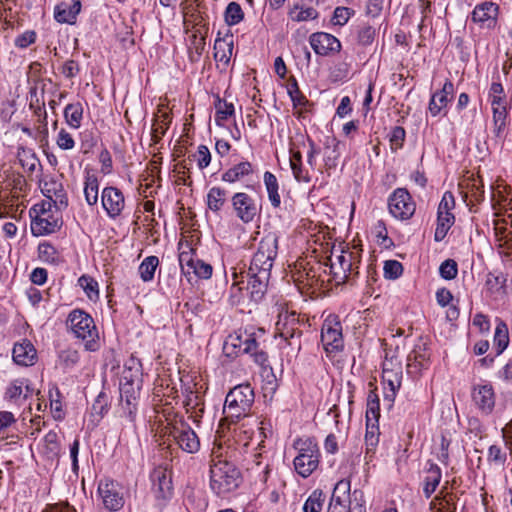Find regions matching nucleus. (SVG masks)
Returning <instances> with one entry per match:
<instances>
[{
	"mask_svg": "<svg viewBox=\"0 0 512 512\" xmlns=\"http://www.w3.org/2000/svg\"><path fill=\"white\" fill-rule=\"evenodd\" d=\"M309 42L318 55H328L331 52H339L341 49L340 41L335 36L324 32L313 33Z\"/></svg>",
	"mask_w": 512,
	"mask_h": 512,
	"instance_id": "f3484780",
	"label": "nucleus"
},
{
	"mask_svg": "<svg viewBox=\"0 0 512 512\" xmlns=\"http://www.w3.org/2000/svg\"><path fill=\"white\" fill-rule=\"evenodd\" d=\"M233 52V42L227 39H217L214 44V58L216 61L228 64Z\"/></svg>",
	"mask_w": 512,
	"mask_h": 512,
	"instance_id": "f704fd0d",
	"label": "nucleus"
},
{
	"mask_svg": "<svg viewBox=\"0 0 512 512\" xmlns=\"http://www.w3.org/2000/svg\"><path fill=\"white\" fill-rule=\"evenodd\" d=\"M227 191L220 187H212L206 197L208 209L218 213L225 205Z\"/></svg>",
	"mask_w": 512,
	"mask_h": 512,
	"instance_id": "7c9ffc66",
	"label": "nucleus"
},
{
	"mask_svg": "<svg viewBox=\"0 0 512 512\" xmlns=\"http://www.w3.org/2000/svg\"><path fill=\"white\" fill-rule=\"evenodd\" d=\"M102 206L110 218L118 217L125 207L123 193L116 187H106L101 195Z\"/></svg>",
	"mask_w": 512,
	"mask_h": 512,
	"instance_id": "dca6fc26",
	"label": "nucleus"
},
{
	"mask_svg": "<svg viewBox=\"0 0 512 512\" xmlns=\"http://www.w3.org/2000/svg\"><path fill=\"white\" fill-rule=\"evenodd\" d=\"M430 349L425 342L419 341L407 358V373L413 378L421 375V372L430 366Z\"/></svg>",
	"mask_w": 512,
	"mask_h": 512,
	"instance_id": "9d476101",
	"label": "nucleus"
},
{
	"mask_svg": "<svg viewBox=\"0 0 512 512\" xmlns=\"http://www.w3.org/2000/svg\"><path fill=\"white\" fill-rule=\"evenodd\" d=\"M455 206V199L451 192L447 191L443 194V197L438 206V212L442 214H452L450 211Z\"/></svg>",
	"mask_w": 512,
	"mask_h": 512,
	"instance_id": "69168bd1",
	"label": "nucleus"
},
{
	"mask_svg": "<svg viewBox=\"0 0 512 512\" xmlns=\"http://www.w3.org/2000/svg\"><path fill=\"white\" fill-rule=\"evenodd\" d=\"M78 283L83 288L87 297L90 300H97L99 298L98 283L92 277L87 276V275H82L78 279Z\"/></svg>",
	"mask_w": 512,
	"mask_h": 512,
	"instance_id": "c03bdc74",
	"label": "nucleus"
},
{
	"mask_svg": "<svg viewBox=\"0 0 512 512\" xmlns=\"http://www.w3.org/2000/svg\"><path fill=\"white\" fill-rule=\"evenodd\" d=\"M498 6L493 2H483L477 5L471 15L474 23L481 27L491 28L496 24Z\"/></svg>",
	"mask_w": 512,
	"mask_h": 512,
	"instance_id": "6ab92c4d",
	"label": "nucleus"
},
{
	"mask_svg": "<svg viewBox=\"0 0 512 512\" xmlns=\"http://www.w3.org/2000/svg\"><path fill=\"white\" fill-rule=\"evenodd\" d=\"M169 435L183 451L195 453L200 448V441L194 430L181 418L171 425Z\"/></svg>",
	"mask_w": 512,
	"mask_h": 512,
	"instance_id": "1a4fd4ad",
	"label": "nucleus"
},
{
	"mask_svg": "<svg viewBox=\"0 0 512 512\" xmlns=\"http://www.w3.org/2000/svg\"><path fill=\"white\" fill-rule=\"evenodd\" d=\"M493 344L496 349V355H500L508 347L509 344V332L507 325L500 321L495 329Z\"/></svg>",
	"mask_w": 512,
	"mask_h": 512,
	"instance_id": "c9c22d12",
	"label": "nucleus"
},
{
	"mask_svg": "<svg viewBox=\"0 0 512 512\" xmlns=\"http://www.w3.org/2000/svg\"><path fill=\"white\" fill-rule=\"evenodd\" d=\"M454 223L453 214L437 213V227L434 234L435 241H442Z\"/></svg>",
	"mask_w": 512,
	"mask_h": 512,
	"instance_id": "58836bf2",
	"label": "nucleus"
},
{
	"mask_svg": "<svg viewBox=\"0 0 512 512\" xmlns=\"http://www.w3.org/2000/svg\"><path fill=\"white\" fill-rule=\"evenodd\" d=\"M277 253L278 237L275 233H269L259 242L257 251L251 259L247 274H262L270 276Z\"/></svg>",
	"mask_w": 512,
	"mask_h": 512,
	"instance_id": "20e7f679",
	"label": "nucleus"
},
{
	"mask_svg": "<svg viewBox=\"0 0 512 512\" xmlns=\"http://www.w3.org/2000/svg\"><path fill=\"white\" fill-rule=\"evenodd\" d=\"M240 483V471L236 466L221 458H213L210 466V486L219 496L235 490Z\"/></svg>",
	"mask_w": 512,
	"mask_h": 512,
	"instance_id": "f257e3e1",
	"label": "nucleus"
},
{
	"mask_svg": "<svg viewBox=\"0 0 512 512\" xmlns=\"http://www.w3.org/2000/svg\"><path fill=\"white\" fill-rule=\"evenodd\" d=\"M325 501V494L322 490H314L307 498L303 505L304 512H321L323 503Z\"/></svg>",
	"mask_w": 512,
	"mask_h": 512,
	"instance_id": "79ce46f5",
	"label": "nucleus"
},
{
	"mask_svg": "<svg viewBox=\"0 0 512 512\" xmlns=\"http://www.w3.org/2000/svg\"><path fill=\"white\" fill-rule=\"evenodd\" d=\"M298 454L294 458L295 471L303 478L309 477L319 466L320 451L315 439L300 438L294 442Z\"/></svg>",
	"mask_w": 512,
	"mask_h": 512,
	"instance_id": "39448f33",
	"label": "nucleus"
},
{
	"mask_svg": "<svg viewBox=\"0 0 512 512\" xmlns=\"http://www.w3.org/2000/svg\"><path fill=\"white\" fill-rule=\"evenodd\" d=\"M244 13L236 2H230L225 10V21L229 26L238 24L243 19Z\"/></svg>",
	"mask_w": 512,
	"mask_h": 512,
	"instance_id": "3c124183",
	"label": "nucleus"
},
{
	"mask_svg": "<svg viewBox=\"0 0 512 512\" xmlns=\"http://www.w3.org/2000/svg\"><path fill=\"white\" fill-rule=\"evenodd\" d=\"M23 388H24V383L22 381L15 380L7 388L6 393H5L6 398L9 401L17 403L18 400L23 395Z\"/></svg>",
	"mask_w": 512,
	"mask_h": 512,
	"instance_id": "4d7b16f0",
	"label": "nucleus"
},
{
	"mask_svg": "<svg viewBox=\"0 0 512 512\" xmlns=\"http://www.w3.org/2000/svg\"><path fill=\"white\" fill-rule=\"evenodd\" d=\"M17 156L23 169L29 173L35 171L36 166L39 164V160L35 153H33L30 149L19 148Z\"/></svg>",
	"mask_w": 512,
	"mask_h": 512,
	"instance_id": "a19ab883",
	"label": "nucleus"
},
{
	"mask_svg": "<svg viewBox=\"0 0 512 512\" xmlns=\"http://www.w3.org/2000/svg\"><path fill=\"white\" fill-rule=\"evenodd\" d=\"M324 166L326 170L335 169L338 165L341 152L339 149L340 142L335 137H326L324 142Z\"/></svg>",
	"mask_w": 512,
	"mask_h": 512,
	"instance_id": "a878e982",
	"label": "nucleus"
},
{
	"mask_svg": "<svg viewBox=\"0 0 512 512\" xmlns=\"http://www.w3.org/2000/svg\"><path fill=\"white\" fill-rule=\"evenodd\" d=\"M382 381L384 384V401L389 402V406L391 407L397 391L401 387L402 382V370L400 367H397L396 369H388L383 368L382 371Z\"/></svg>",
	"mask_w": 512,
	"mask_h": 512,
	"instance_id": "a211bd4d",
	"label": "nucleus"
},
{
	"mask_svg": "<svg viewBox=\"0 0 512 512\" xmlns=\"http://www.w3.org/2000/svg\"><path fill=\"white\" fill-rule=\"evenodd\" d=\"M376 37V29L368 24L359 26L357 31V43L363 47L371 45Z\"/></svg>",
	"mask_w": 512,
	"mask_h": 512,
	"instance_id": "a18cd8bd",
	"label": "nucleus"
},
{
	"mask_svg": "<svg viewBox=\"0 0 512 512\" xmlns=\"http://www.w3.org/2000/svg\"><path fill=\"white\" fill-rule=\"evenodd\" d=\"M388 209L394 218L404 221L414 215L416 204L407 189L397 188L389 196Z\"/></svg>",
	"mask_w": 512,
	"mask_h": 512,
	"instance_id": "6e6552de",
	"label": "nucleus"
},
{
	"mask_svg": "<svg viewBox=\"0 0 512 512\" xmlns=\"http://www.w3.org/2000/svg\"><path fill=\"white\" fill-rule=\"evenodd\" d=\"M80 11V0H72V3L61 2L55 8L54 17L59 23L74 24Z\"/></svg>",
	"mask_w": 512,
	"mask_h": 512,
	"instance_id": "393cba45",
	"label": "nucleus"
},
{
	"mask_svg": "<svg viewBox=\"0 0 512 512\" xmlns=\"http://www.w3.org/2000/svg\"><path fill=\"white\" fill-rule=\"evenodd\" d=\"M44 452L49 458H54L59 453L58 435L55 431H49L44 436Z\"/></svg>",
	"mask_w": 512,
	"mask_h": 512,
	"instance_id": "09e8293b",
	"label": "nucleus"
},
{
	"mask_svg": "<svg viewBox=\"0 0 512 512\" xmlns=\"http://www.w3.org/2000/svg\"><path fill=\"white\" fill-rule=\"evenodd\" d=\"M288 94L290 95L294 105H303L305 102V97L302 95L296 80L293 78L292 81L288 83Z\"/></svg>",
	"mask_w": 512,
	"mask_h": 512,
	"instance_id": "774afa93",
	"label": "nucleus"
},
{
	"mask_svg": "<svg viewBox=\"0 0 512 512\" xmlns=\"http://www.w3.org/2000/svg\"><path fill=\"white\" fill-rule=\"evenodd\" d=\"M350 493V481L342 479L334 487L328 512H346V501Z\"/></svg>",
	"mask_w": 512,
	"mask_h": 512,
	"instance_id": "412c9836",
	"label": "nucleus"
},
{
	"mask_svg": "<svg viewBox=\"0 0 512 512\" xmlns=\"http://www.w3.org/2000/svg\"><path fill=\"white\" fill-rule=\"evenodd\" d=\"M441 477L442 473L440 467L437 464L430 463L423 487V493L427 499L435 492L441 481Z\"/></svg>",
	"mask_w": 512,
	"mask_h": 512,
	"instance_id": "cd10ccee",
	"label": "nucleus"
},
{
	"mask_svg": "<svg viewBox=\"0 0 512 512\" xmlns=\"http://www.w3.org/2000/svg\"><path fill=\"white\" fill-rule=\"evenodd\" d=\"M216 109V123L217 125H221V121L227 120L230 116L234 114V106L232 103H228L225 100L217 97V101L215 103Z\"/></svg>",
	"mask_w": 512,
	"mask_h": 512,
	"instance_id": "49530a36",
	"label": "nucleus"
},
{
	"mask_svg": "<svg viewBox=\"0 0 512 512\" xmlns=\"http://www.w3.org/2000/svg\"><path fill=\"white\" fill-rule=\"evenodd\" d=\"M384 276L387 279H397L403 273V266L397 260H387L384 263Z\"/></svg>",
	"mask_w": 512,
	"mask_h": 512,
	"instance_id": "864d4df0",
	"label": "nucleus"
},
{
	"mask_svg": "<svg viewBox=\"0 0 512 512\" xmlns=\"http://www.w3.org/2000/svg\"><path fill=\"white\" fill-rule=\"evenodd\" d=\"M353 14V10L347 7H337L333 14V23L335 25H345Z\"/></svg>",
	"mask_w": 512,
	"mask_h": 512,
	"instance_id": "680f3d73",
	"label": "nucleus"
},
{
	"mask_svg": "<svg viewBox=\"0 0 512 512\" xmlns=\"http://www.w3.org/2000/svg\"><path fill=\"white\" fill-rule=\"evenodd\" d=\"M243 342L244 339H242L241 336L229 337V339L224 344V350L227 352V354H241L244 347Z\"/></svg>",
	"mask_w": 512,
	"mask_h": 512,
	"instance_id": "052dcab7",
	"label": "nucleus"
},
{
	"mask_svg": "<svg viewBox=\"0 0 512 512\" xmlns=\"http://www.w3.org/2000/svg\"><path fill=\"white\" fill-rule=\"evenodd\" d=\"M439 273L442 278L452 280L457 276L458 265L453 259H447L440 265Z\"/></svg>",
	"mask_w": 512,
	"mask_h": 512,
	"instance_id": "6e6d98bb",
	"label": "nucleus"
},
{
	"mask_svg": "<svg viewBox=\"0 0 512 512\" xmlns=\"http://www.w3.org/2000/svg\"><path fill=\"white\" fill-rule=\"evenodd\" d=\"M51 208V202H42L30 209L31 232L34 236L53 234L61 229L63 220L60 211L53 212Z\"/></svg>",
	"mask_w": 512,
	"mask_h": 512,
	"instance_id": "f03ea898",
	"label": "nucleus"
},
{
	"mask_svg": "<svg viewBox=\"0 0 512 512\" xmlns=\"http://www.w3.org/2000/svg\"><path fill=\"white\" fill-rule=\"evenodd\" d=\"M200 169L206 168L211 162V154L207 146L200 145L197 153L194 155Z\"/></svg>",
	"mask_w": 512,
	"mask_h": 512,
	"instance_id": "338daca9",
	"label": "nucleus"
},
{
	"mask_svg": "<svg viewBox=\"0 0 512 512\" xmlns=\"http://www.w3.org/2000/svg\"><path fill=\"white\" fill-rule=\"evenodd\" d=\"M264 184H265L271 205L274 208L279 207L280 203H281V198L278 193L279 185H278V180H277L276 176L273 173L266 171L264 173Z\"/></svg>",
	"mask_w": 512,
	"mask_h": 512,
	"instance_id": "473e14b6",
	"label": "nucleus"
},
{
	"mask_svg": "<svg viewBox=\"0 0 512 512\" xmlns=\"http://www.w3.org/2000/svg\"><path fill=\"white\" fill-rule=\"evenodd\" d=\"M179 262L184 269L185 265L199 278L208 279L212 275V266L198 258L194 259L189 252H182L179 255Z\"/></svg>",
	"mask_w": 512,
	"mask_h": 512,
	"instance_id": "4be33fe9",
	"label": "nucleus"
},
{
	"mask_svg": "<svg viewBox=\"0 0 512 512\" xmlns=\"http://www.w3.org/2000/svg\"><path fill=\"white\" fill-rule=\"evenodd\" d=\"M184 406L186 411L189 413L195 412L194 410L198 409L199 412L203 411L200 403V397L196 392L189 391L186 395V399L184 400Z\"/></svg>",
	"mask_w": 512,
	"mask_h": 512,
	"instance_id": "e2e57ef3",
	"label": "nucleus"
},
{
	"mask_svg": "<svg viewBox=\"0 0 512 512\" xmlns=\"http://www.w3.org/2000/svg\"><path fill=\"white\" fill-rule=\"evenodd\" d=\"M507 446L491 445L488 449L487 460L498 466H504L507 460Z\"/></svg>",
	"mask_w": 512,
	"mask_h": 512,
	"instance_id": "37998d69",
	"label": "nucleus"
},
{
	"mask_svg": "<svg viewBox=\"0 0 512 512\" xmlns=\"http://www.w3.org/2000/svg\"><path fill=\"white\" fill-rule=\"evenodd\" d=\"M509 108L510 105L492 108L494 133L497 137H501L506 128L509 117Z\"/></svg>",
	"mask_w": 512,
	"mask_h": 512,
	"instance_id": "e433bc0d",
	"label": "nucleus"
},
{
	"mask_svg": "<svg viewBox=\"0 0 512 512\" xmlns=\"http://www.w3.org/2000/svg\"><path fill=\"white\" fill-rule=\"evenodd\" d=\"M334 253L329 257V264H325L324 272L328 273L331 278L329 280L334 281L336 285L345 283L354 272V260L355 255L353 252L341 251L340 254L335 255Z\"/></svg>",
	"mask_w": 512,
	"mask_h": 512,
	"instance_id": "0eeeda50",
	"label": "nucleus"
},
{
	"mask_svg": "<svg viewBox=\"0 0 512 512\" xmlns=\"http://www.w3.org/2000/svg\"><path fill=\"white\" fill-rule=\"evenodd\" d=\"M59 361L65 367H72L79 361V354L73 349L62 350L59 353Z\"/></svg>",
	"mask_w": 512,
	"mask_h": 512,
	"instance_id": "bf43d9fd",
	"label": "nucleus"
},
{
	"mask_svg": "<svg viewBox=\"0 0 512 512\" xmlns=\"http://www.w3.org/2000/svg\"><path fill=\"white\" fill-rule=\"evenodd\" d=\"M42 191L50 200L49 202L54 204L56 210L61 211L67 208L68 197L62 183L56 180L45 182Z\"/></svg>",
	"mask_w": 512,
	"mask_h": 512,
	"instance_id": "aec40b11",
	"label": "nucleus"
},
{
	"mask_svg": "<svg viewBox=\"0 0 512 512\" xmlns=\"http://www.w3.org/2000/svg\"><path fill=\"white\" fill-rule=\"evenodd\" d=\"M454 93V85L451 81L446 80L442 89L436 93H434L429 102V112L435 117L438 116L441 111L447 106L449 96H452Z\"/></svg>",
	"mask_w": 512,
	"mask_h": 512,
	"instance_id": "b1692460",
	"label": "nucleus"
},
{
	"mask_svg": "<svg viewBox=\"0 0 512 512\" xmlns=\"http://www.w3.org/2000/svg\"><path fill=\"white\" fill-rule=\"evenodd\" d=\"M13 360L22 366H31L35 363L37 352L29 340L16 343L12 351Z\"/></svg>",
	"mask_w": 512,
	"mask_h": 512,
	"instance_id": "5701e85b",
	"label": "nucleus"
},
{
	"mask_svg": "<svg viewBox=\"0 0 512 512\" xmlns=\"http://www.w3.org/2000/svg\"><path fill=\"white\" fill-rule=\"evenodd\" d=\"M471 399L481 414L490 415L493 412L496 396L490 383L474 385L471 391Z\"/></svg>",
	"mask_w": 512,
	"mask_h": 512,
	"instance_id": "f8f14e48",
	"label": "nucleus"
},
{
	"mask_svg": "<svg viewBox=\"0 0 512 512\" xmlns=\"http://www.w3.org/2000/svg\"><path fill=\"white\" fill-rule=\"evenodd\" d=\"M380 417V402L376 388L371 389L367 396L366 423H377Z\"/></svg>",
	"mask_w": 512,
	"mask_h": 512,
	"instance_id": "72a5a7b5",
	"label": "nucleus"
},
{
	"mask_svg": "<svg viewBox=\"0 0 512 512\" xmlns=\"http://www.w3.org/2000/svg\"><path fill=\"white\" fill-rule=\"evenodd\" d=\"M321 341L327 352H334L342 349V326L335 318L326 319L321 330Z\"/></svg>",
	"mask_w": 512,
	"mask_h": 512,
	"instance_id": "ddd939ff",
	"label": "nucleus"
},
{
	"mask_svg": "<svg viewBox=\"0 0 512 512\" xmlns=\"http://www.w3.org/2000/svg\"><path fill=\"white\" fill-rule=\"evenodd\" d=\"M248 285L247 289L250 292V297L254 301H259L264 296L268 281L270 276L262 275V274H255V275H248Z\"/></svg>",
	"mask_w": 512,
	"mask_h": 512,
	"instance_id": "bb28decb",
	"label": "nucleus"
},
{
	"mask_svg": "<svg viewBox=\"0 0 512 512\" xmlns=\"http://www.w3.org/2000/svg\"><path fill=\"white\" fill-rule=\"evenodd\" d=\"M254 391L249 384H240L229 391L224 404V413L232 419L246 416L253 403Z\"/></svg>",
	"mask_w": 512,
	"mask_h": 512,
	"instance_id": "423d86ee",
	"label": "nucleus"
},
{
	"mask_svg": "<svg viewBox=\"0 0 512 512\" xmlns=\"http://www.w3.org/2000/svg\"><path fill=\"white\" fill-rule=\"evenodd\" d=\"M379 442V428L376 423H366L365 444L367 453L373 452Z\"/></svg>",
	"mask_w": 512,
	"mask_h": 512,
	"instance_id": "8fccbe9b",
	"label": "nucleus"
},
{
	"mask_svg": "<svg viewBox=\"0 0 512 512\" xmlns=\"http://www.w3.org/2000/svg\"><path fill=\"white\" fill-rule=\"evenodd\" d=\"M232 206L237 217L244 223L252 222L258 213L254 199L243 192H238L233 195Z\"/></svg>",
	"mask_w": 512,
	"mask_h": 512,
	"instance_id": "2eb2a0df",
	"label": "nucleus"
},
{
	"mask_svg": "<svg viewBox=\"0 0 512 512\" xmlns=\"http://www.w3.org/2000/svg\"><path fill=\"white\" fill-rule=\"evenodd\" d=\"M140 371L138 368L125 367L121 374L120 383L136 385L140 389Z\"/></svg>",
	"mask_w": 512,
	"mask_h": 512,
	"instance_id": "5fc2aeb1",
	"label": "nucleus"
},
{
	"mask_svg": "<svg viewBox=\"0 0 512 512\" xmlns=\"http://www.w3.org/2000/svg\"><path fill=\"white\" fill-rule=\"evenodd\" d=\"M98 492L103 500V505L109 511H118L124 506V497L119 485L112 480L100 481Z\"/></svg>",
	"mask_w": 512,
	"mask_h": 512,
	"instance_id": "4468645a",
	"label": "nucleus"
},
{
	"mask_svg": "<svg viewBox=\"0 0 512 512\" xmlns=\"http://www.w3.org/2000/svg\"><path fill=\"white\" fill-rule=\"evenodd\" d=\"M299 326V320L295 313L280 314L279 320L276 323L279 336L287 341L288 345H296L298 348H300L299 338L302 334Z\"/></svg>",
	"mask_w": 512,
	"mask_h": 512,
	"instance_id": "9b49d317",
	"label": "nucleus"
},
{
	"mask_svg": "<svg viewBox=\"0 0 512 512\" xmlns=\"http://www.w3.org/2000/svg\"><path fill=\"white\" fill-rule=\"evenodd\" d=\"M243 354H250L255 363L258 365H264L267 362V353L263 350L258 349V343L255 338L251 335H247L244 339Z\"/></svg>",
	"mask_w": 512,
	"mask_h": 512,
	"instance_id": "c756f323",
	"label": "nucleus"
},
{
	"mask_svg": "<svg viewBox=\"0 0 512 512\" xmlns=\"http://www.w3.org/2000/svg\"><path fill=\"white\" fill-rule=\"evenodd\" d=\"M67 324L74 336L84 342L87 351L98 349V330L93 318L88 313L80 309L71 311L67 318Z\"/></svg>",
	"mask_w": 512,
	"mask_h": 512,
	"instance_id": "7ed1b4c3",
	"label": "nucleus"
},
{
	"mask_svg": "<svg viewBox=\"0 0 512 512\" xmlns=\"http://www.w3.org/2000/svg\"><path fill=\"white\" fill-rule=\"evenodd\" d=\"M289 17L296 22L313 20L318 17V12L312 8H299L297 5L289 11Z\"/></svg>",
	"mask_w": 512,
	"mask_h": 512,
	"instance_id": "de8ad7c7",
	"label": "nucleus"
},
{
	"mask_svg": "<svg viewBox=\"0 0 512 512\" xmlns=\"http://www.w3.org/2000/svg\"><path fill=\"white\" fill-rule=\"evenodd\" d=\"M56 144L62 150H71L75 146V141L70 133L65 129H61L58 132Z\"/></svg>",
	"mask_w": 512,
	"mask_h": 512,
	"instance_id": "13d9d810",
	"label": "nucleus"
},
{
	"mask_svg": "<svg viewBox=\"0 0 512 512\" xmlns=\"http://www.w3.org/2000/svg\"><path fill=\"white\" fill-rule=\"evenodd\" d=\"M84 195L88 205L93 206L98 201V179L94 174H87L85 177Z\"/></svg>",
	"mask_w": 512,
	"mask_h": 512,
	"instance_id": "4c0bfd02",
	"label": "nucleus"
},
{
	"mask_svg": "<svg viewBox=\"0 0 512 512\" xmlns=\"http://www.w3.org/2000/svg\"><path fill=\"white\" fill-rule=\"evenodd\" d=\"M405 130L401 126H395L391 131L390 142L392 149H399L405 140Z\"/></svg>",
	"mask_w": 512,
	"mask_h": 512,
	"instance_id": "0e129e2a",
	"label": "nucleus"
},
{
	"mask_svg": "<svg viewBox=\"0 0 512 512\" xmlns=\"http://www.w3.org/2000/svg\"><path fill=\"white\" fill-rule=\"evenodd\" d=\"M66 123L73 129L81 126L83 118V106L80 102L70 103L64 109Z\"/></svg>",
	"mask_w": 512,
	"mask_h": 512,
	"instance_id": "2f4dec72",
	"label": "nucleus"
},
{
	"mask_svg": "<svg viewBox=\"0 0 512 512\" xmlns=\"http://www.w3.org/2000/svg\"><path fill=\"white\" fill-rule=\"evenodd\" d=\"M39 258L48 263H55L58 259V253L54 246L48 242L40 243L38 246Z\"/></svg>",
	"mask_w": 512,
	"mask_h": 512,
	"instance_id": "603ef678",
	"label": "nucleus"
},
{
	"mask_svg": "<svg viewBox=\"0 0 512 512\" xmlns=\"http://www.w3.org/2000/svg\"><path fill=\"white\" fill-rule=\"evenodd\" d=\"M159 265L157 256L146 257L139 265V274L144 282H149L154 278L155 271Z\"/></svg>",
	"mask_w": 512,
	"mask_h": 512,
	"instance_id": "ea45409f",
	"label": "nucleus"
},
{
	"mask_svg": "<svg viewBox=\"0 0 512 512\" xmlns=\"http://www.w3.org/2000/svg\"><path fill=\"white\" fill-rule=\"evenodd\" d=\"M252 172L253 168L250 162H240L223 173L222 180L225 182L234 183L251 174Z\"/></svg>",
	"mask_w": 512,
	"mask_h": 512,
	"instance_id": "c85d7f7f",
	"label": "nucleus"
}]
</instances>
